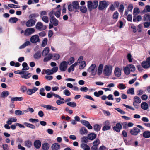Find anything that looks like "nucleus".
Returning <instances> with one entry per match:
<instances>
[{"mask_svg":"<svg viewBox=\"0 0 150 150\" xmlns=\"http://www.w3.org/2000/svg\"><path fill=\"white\" fill-rule=\"evenodd\" d=\"M36 28L38 30L41 31L45 30L46 29V26H43L41 22H38L35 26Z\"/></svg>","mask_w":150,"mask_h":150,"instance_id":"nucleus-12","label":"nucleus"},{"mask_svg":"<svg viewBox=\"0 0 150 150\" xmlns=\"http://www.w3.org/2000/svg\"><path fill=\"white\" fill-rule=\"evenodd\" d=\"M96 67V65L95 64H93L87 70L93 76L95 75L96 74V70H95Z\"/></svg>","mask_w":150,"mask_h":150,"instance_id":"nucleus-9","label":"nucleus"},{"mask_svg":"<svg viewBox=\"0 0 150 150\" xmlns=\"http://www.w3.org/2000/svg\"><path fill=\"white\" fill-rule=\"evenodd\" d=\"M9 93L8 91H5L2 92L0 96L1 98H4L8 96L9 95Z\"/></svg>","mask_w":150,"mask_h":150,"instance_id":"nucleus-28","label":"nucleus"},{"mask_svg":"<svg viewBox=\"0 0 150 150\" xmlns=\"http://www.w3.org/2000/svg\"><path fill=\"white\" fill-rule=\"evenodd\" d=\"M143 137L146 138H149L150 137V131H144L143 134Z\"/></svg>","mask_w":150,"mask_h":150,"instance_id":"nucleus-35","label":"nucleus"},{"mask_svg":"<svg viewBox=\"0 0 150 150\" xmlns=\"http://www.w3.org/2000/svg\"><path fill=\"white\" fill-rule=\"evenodd\" d=\"M118 87L120 89H124L126 88L125 84L122 83H119Z\"/></svg>","mask_w":150,"mask_h":150,"instance_id":"nucleus-59","label":"nucleus"},{"mask_svg":"<svg viewBox=\"0 0 150 150\" xmlns=\"http://www.w3.org/2000/svg\"><path fill=\"white\" fill-rule=\"evenodd\" d=\"M141 100L139 97L135 96L134 98V102L136 103H139L141 102Z\"/></svg>","mask_w":150,"mask_h":150,"instance_id":"nucleus-45","label":"nucleus"},{"mask_svg":"<svg viewBox=\"0 0 150 150\" xmlns=\"http://www.w3.org/2000/svg\"><path fill=\"white\" fill-rule=\"evenodd\" d=\"M86 62L85 61H82L80 64L79 66V69H82L83 68L86 66Z\"/></svg>","mask_w":150,"mask_h":150,"instance_id":"nucleus-62","label":"nucleus"},{"mask_svg":"<svg viewBox=\"0 0 150 150\" xmlns=\"http://www.w3.org/2000/svg\"><path fill=\"white\" fill-rule=\"evenodd\" d=\"M128 67L130 69V71L134 72L135 70V67L132 64H130L129 65Z\"/></svg>","mask_w":150,"mask_h":150,"instance_id":"nucleus-54","label":"nucleus"},{"mask_svg":"<svg viewBox=\"0 0 150 150\" xmlns=\"http://www.w3.org/2000/svg\"><path fill=\"white\" fill-rule=\"evenodd\" d=\"M60 55L57 54H54L53 55V59L54 60H58L60 58Z\"/></svg>","mask_w":150,"mask_h":150,"instance_id":"nucleus-55","label":"nucleus"},{"mask_svg":"<svg viewBox=\"0 0 150 150\" xmlns=\"http://www.w3.org/2000/svg\"><path fill=\"white\" fill-rule=\"evenodd\" d=\"M103 68V65L102 64H100L98 67V74L100 75L102 73Z\"/></svg>","mask_w":150,"mask_h":150,"instance_id":"nucleus-34","label":"nucleus"},{"mask_svg":"<svg viewBox=\"0 0 150 150\" xmlns=\"http://www.w3.org/2000/svg\"><path fill=\"white\" fill-rule=\"evenodd\" d=\"M52 150H59L60 149V146L59 144L57 143H54L51 146Z\"/></svg>","mask_w":150,"mask_h":150,"instance_id":"nucleus-17","label":"nucleus"},{"mask_svg":"<svg viewBox=\"0 0 150 150\" xmlns=\"http://www.w3.org/2000/svg\"><path fill=\"white\" fill-rule=\"evenodd\" d=\"M20 90L21 92L24 93L27 91V88L26 87L24 86H21L20 88Z\"/></svg>","mask_w":150,"mask_h":150,"instance_id":"nucleus-53","label":"nucleus"},{"mask_svg":"<svg viewBox=\"0 0 150 150\" xmlns=\"http://www.w3.org/2000/svg\"><path fill=\"white\" fill-rule=\"evenodd\" d=\"M109 5V2L105 0L100 1L98 5V9L103 10L106 8Z\"/></svg>","mask_w":150,"mask_h":150,"instance_id":"nucleus-3","label":"nucleus"},{"mask_svg":"<svg viewBox=\"0 0 150 150\" xmlns=\"http://www.w3.org/2000/svg\"><path fill=\"white\" fill-rule=\"evenodd\" d=\"M53 57V55L51 54H49L48 55L45 57L43 59L44 62H47L52 59Z\"/></svg>","mask_w":150,"mask_h":150,"instance_id":"nucleus-32","label":"nucleus"},{"mask_svg":"<svg viewBox=\"0 0 150 150\" xmlns=\"http://www.w3.org/2000/svg\"><path fill=\"white\" fill-rule=\"evenodd\" d=\"M137 15H133V21L134 22H138L142 20L141 16L139 15L137 16Z\"/></svg>","mask_w":150,"mask_h":150,"instance_id":"nucleus-19","label":"nucleus"},{"mask_svg":"<svg viewBox=\"0 0 150 150\" xmlns=\"http://www.w3.org/2000/svg\"><path fill=\"white\" fill-rule=\"evenodd\" d=\"M41 106L46 108L47 110H51L52 106L49 105H46L44 104L42 105Z\"/></svg>","mask_w":150,"mask_h":150,"instance_id":"nucleus-60","label":"nucleus"},{"mask_svg":"<svg viewBox=\"0 0 150 150\" xmlns=\"http://www.w3.org/2000/svg\"><path fill=\"white\" fill-rule=\"evenodd\" d=\"M101 128V127L98 124H95L93 127V129L94 130L97 132L99 131Z\"/></svg>","mask_w":150,"mask_h":150,"instance_id":"nucleus-47","label":"nucleus"},{"mask_svg":"<svg viewBox=\"0 0 150 150\" xmlns=\"http://www.w3.org/2000/svg\"><path fill=\"white\" fill-rule=\"evenodd\" d=\"M127 93L131 95L134 94V88H129L127 91Z\"/></svg>","mask_w":150,"mask_h":150,"instance_id":"nucleus-46","label":"nucleus"},{"mask_svg":"<svg viewBox=\"0 0 150 150\" xmlns=\"http://www.w3.org/2000/svg\"><path fill=\"white\" fill-rule=\"evenodd\" d=\"M68 67V64L66 61H63L59 65V69L62 72L65 71L67 69Z\"/></svg>","mask_w":150,"mask_h":150,"instance_id":"nucleus-6","label":"nucleus"},{"mask_svg":"<svg viewBox=\"0 0 150 150\" xmlns=\"http://www.w3.org/2000/svg\"><path fill=\"white\" fill-rule=\"evenodd\" d=\"M81 122L87 127L88 129H92L93 127L90 124L89 122L88 121L84 120H81Z\"/></svg>","mask_w":150,"mask_h":150,"instance_id":"nucleus-13","label":"nucleus"},{"mask_svg":"<svg viewBox=\"0 0 150 150\" xmlns=\"http://www.w3.org/2000/svg\"><path fill=\"white\" fill-rule=\"evenodd\" d=\"M8 7L11 8H18L19 7V6L18 5H16L11 4H8Z\"/></svg>","mask_w":150,"mask_h":150,"instance_id":"nucleus-57","label":"nucleus"},{"mask_svg":"<svg viewBox=\"0 0 150 150\" xmlns=\"http://www.w3.org/2000/svg\"><path fill=\"white\" fill-rule=\"evenodd\" d=\"M41 56L40 52L39 51H38L34 55L33 57L35 59H38L40 58Z\"/></svg>","mask_w":150,"mask_h":150,"instance_id":"nucleus-30","label":"nucleus"},{"mask_svg":"<svg viewBox=\"0 0 150 150\" xmlns=\"http://www.w3.org/2000/svg\"><path fill=\"white\" fill-rule=\"evenodd\" d=\"M74 61V58L73 57H71L70 58L67 62V64H69V65L73 63Z\"/></svg>","mask_w":150,"mask_h":150,"instance_id":"nucleus-56","label":"nucleus"},{"mask_svg":"<svg viewBox=\"0 0 150 150\" xmlns=\"http://www.w3.org/2000/svg\"><path fill=\"white\" fill-rule=\"evenodd\" d=\"M142 12L144 14L147 12H150V5H146L145 6V8L142 11Z\"/></svg>","mask_w":150,"mask_h":150,"instance_id":"nucleus-37","label":"nucleus"},{"mask_svg":"<svg viewBox=\"0 0 150 150\" xmlns=\"http://www.w3.org/2000/svg\"><path fill=\"white\" fill-rule=\"evenodd\" d=\"M88 138L89 140H92L95 139L96 137V135L93 133H91L88 135Z\"/></svg>","mask_w":150,"mask_h":150,"instance_id":"nucleus-24","label":"nucleus"},{"mask_svg":"<svg viewBox=\"0 0 150 150\" xmlns=\"http://www.w3.org/2000/svg\"><path fill=\"white\" fill-rule=\"evenodd\" d=\"M48 40L47 38H45L42 40L41 46L42 47H45L47 45Z\"/></svg>","mask_w":150,"mask_h":150,"instance_id":"nucleus-52","label":"nucleus"},{"mask_svg":"<svg viewBox=\"0 0 150 150\" xmlns=\"http://www.w3.org/2000/svg\"><path fill=\"white\" fill-rule=\"evenodd\" d=\"M87 7L90 11L96 9L98 6V2L96 0H89L87 1Z\"/></svg>","mask_w":150,"mask_h":150,"instance_id":"nucleus-2","label":"nucleus"},{"mask_svg":"<svg viewBox=\"0 0 150 150\" xmlns=\"http://www.w3.org/2000/svg\"><path fill=\"white\" fill-rule=\"evenodd\" d=\"M143 20L144 21H150V15L149 14H145L143 16Z\"/></svg>","mask_w":150,"mask_h":150,"instance_id":"nucleus-42","label":"nucleus"},{"mask_svg":"<svg viewBox=\"0 0 150 150\" xmlns=\"http://www.w3.org/2000/svg\"><path fill=\"white\" fill-rule=\"evenodd\" d=\"M141 107L144 110H146L148 108V104L146 102H143L141 104Z\"/></svg>","mask_w":150,"mask_h":150,"instance_id":"nucleus-31","label":"nucleus"},{"mask_svg":"<svg viewBox=\"0 0 150 150\" xmlns=\"http://www.w3.org/2000/svg\"><path fill=\"white\" fill-rule=\"evenodd\" d=\"M81 147L83 149V150H90V149L89 146L84 143H82L81 144Z\"/></svg>","mask_w":150,"mask_h":150,"instance_id":"nucleus-29","label":"nucleus"},{"mask_svg":"<svg viewBox=\"0 0 150 150\" xmlns=\"http://www.w3.org/2000/svg\"><path fill=\"white\" fill-rule=\"evenodd\" d=\"M67 105L72 107H75L76 106V103L74 102H71L67 103Z\"/></svg>","mask_w":150,"mask_h":150,"instance_id":"nucleus-48","label":"nucleus"},{"mask_svg":"<svg viewBox=\"0 0 150 150\" xmlns=\"http://www.w3.org/2000/svg\"><path fill=\"white\" fill-rule=\"evenodd\" d=\"M38 90V88L35 87L33 89H28L27 91V93L28 95H30L35 93Z\"/></svg>","mask_w":150,"mask_h":150,"instance_id":"nucleus-18","label":"nucleus"},{"mask_svg":"<svg viewBox=\"0 0 150 150\" xmlns=\"http://www.w3.org/2000/svg\"><path fill=\"white\" fill-rule=\"evenodd\" d=\"M17 121V119L15 117H11L8 119V120L7 121L6 123L8 125H11L13 122H16Z\"/></svg>","mask_w":150,"mask_h":150,"instance_id":"nucleus-21","label":"nucleus"},{"mask_svg":"<svg viewBox=\"0 0 150 150\" xmlns=\"http://www.w3.org/2000/svg\"><path fill=\"white\" fill-rule=\"evenodd\" d=\"M30 42L29 41H26L24 44L20 46L19 48L20 49L24 48L26 46L30 45Z\"/></svg>","mask_w":150,"mask_h":150,"instance_id":"nucleus-33","label":"nucleus"},{"mask_svg":"<svg viewBox=\"0 0 150 150\" xmlns=\"http://www.w3.org/2000/svg\"><path fill=\"white\" fill-rule=\"evenodd\" d=\"M40 39L38 35H35L32 36L30 38V41L31 43L35 44L40 42Z\"/></svg>","mask_w":150,"mask_h":150,"instance_id":"nucleus-7","label":"nucleus"},{"mask_svg":"<svg viewBox=\"0 0 150 150\" xmlns=\"http://www.w3.org/2000/svg\"><path fill=\"white\" fill-rule=\"evenodd\" d=\"M29 121L32 123L38 122L39 121L38 119L30 118L29 119Z\"/></svg>","mask_w":150,"mask_h":150,"instance_id":"nucleus-61","label":"nucleus"},{"mask_svg":"<svg viewBox=\"0 0 150 150\" xmlns=\"http://www.w3.org/2000/svg\"><path fill=\"white\" fill-rule=\"evenodd\" d=\"M36 21V19H30L26 22L25 25L28 27H32L35 25Z\"/></svg>","mask_w":150,"mask_h":150,"instance_id":"nucleus-11","label":"nucleus"},{"mask_svg":"<svg viewBox=\"0 0 150 150\" xmlns=\"http://www.w3.org/2000/svg\"><path fill=\"white\" fill-rule=\"evenodd\" d=\"M79 9L80 11L82 13H86L87 11V8L85 6H80Z\"/></svg>","mask_w":150,"mask_h":150,"instance_id":"nucleus-44","label":"nucleus"},{"mask_svg":"<svg viewBox=\"0 0 150 150\" xmlns=\"http://www.w3.org/2000/svg\"><path fill=\"white\" fill-rule=\"evenodd\" d=\"M79 132L81 134L83 135L87 134L88 132L86 128L83 127L81 128Z\"/></svg>","mask_w":150,"mask_h":150,"instance_id":"nucleus-20","label":"nucleus"},{"mask_svg":"<svg viewBox=\"0 0 150 150\" xmlns=\"http://www.w3.org/2000/svg\"><path fill=\"white\" fill-rule=\"evenodd\" d=\"M79 2L76 1H73L72 4L68 5V9L69 11H72L75 10V12H78L77 10L79 9L80 7Z\"/></svg>","mask_w":150,"mask_h":150,"instance_id":"nucleus-1","label":"nucleus"},{"mask_svg":"<svg viewBox=\"0 0 150 150\" xmlns=\"http://www.w3.org/2000/svg\"><path fill=\"white\" fill-rule=\"evenodd\" d=\"M42 19L46 23H47L49 22V18L47 16H43L42 18Z\"/></svg>","mask_w":150,"mask_h":150,"instance_id":"nucleus-64","label":"nucleus"},{"mask_svg":"<svg viewBox=\"0 0 150 150\" xmlns=\"http://www.w3.org/2000/svg\"><path fill=\"white\" fill-rule=\"evenodd\" d=\"M45 90L44 88H40V90L39 93L42 96H45L46 93H45L44 92L45 91Z\"/></svg>","mask_w":150,"mask_h":150,"instance_id":"nucleus-58","label":"nucleus"},{"mask_svg":"<svg viewBox=\"0 0 150 150\" xmlns=\"http://www.w3.org/2000/svg\"><path fill=\"white\" fill-rule=\"evenodd\" d=\"M124 72L126 75H129L130 73V69L128 67H126L124 69Z\"/></svg>","mask_w":150,"mask_h":150,"instance_id":"nucleus-49","label":"nucleus"},{"mask_svg":"<svg viewBox=\"0 0 150 150\" xmlns=\"http://www.w3.org/2000/svg\"><path fill=\"white\" fill-rule=\"evenodd\" d=\"M122 129V125L120 123H117L116 125V126L113 127V130L116 131L117 132H120Z\"/></svg>","mask_w":150,"mask_h":150,"instance_id":"nucleus-14","label":"nucleus"},{"mask_svg":"<svg viewBox=\"0 0 150 150\" xmlns=\"http://www.w3.org/2000/svg\"><path fill=\"white\" fill-rule=\"evenodd\" d=\"M54 14L57 17L59 18L61 15V9L57 11L56 12H54Z\"/></svg>","mask_w":150,"mask_h":150,"instance_id":"nucleus-63","label":"nucleus"},{"mask_svg":"<svg viewBox=\"0 0 150 150\" xmlns=\"http://www.w3.org/2000/svg\"><path fill=\"white\" fill-rule=\"evenodd\" d=\"M22 66L23 67V68L22 69V70L23 71H26L28 70L29 67L28 66L27 63L26 62H23L22 64Z\"/></svg>","mask_w":150,"mask_h":150,"instance_id":"nucleus-38","label":"nucleus"},{"mask_svg":"<svg viewBox=\"0 0 150 150\" xmlns=\"http://www.w3.org/2000/svg\"><path fill=\"white\" fill-rule=\"evenodd\" d=\"M35 29L33 28H28L26 29L24 31V35L28 36L33 33Z\"/></svg>","mask_w":150,"mask_h":150,"instance_id":"nucleus-10","label":"nucleus"},{"mask_svg":"<svg viewBox=\"0 0 150 150\" xmlns=\"http://www.w3.org/2000/svg\"><path fill=\"white\" fill-rule=\"evenodd\" d=\"M103 94V92L102 90L99 91L98 92L95 91L94 93V95L97 97H99L100 95H102Z\"/></svg>","mask_w":150,"mask_h":150,"instance_id":"nucleus-41","label":"nucleus"},{"mask_svg":"<svg viewBox=\"0 0 150 150\" xmlns=\"http://www.w3.org/2000/svg\"><path fill=\"white\" fill-rule=\"evenodd\" d=\"M49 147L50 145L47 142L44 143L42 145V148L43 150H48Z\"/></svg>","mask_w":150,"mask_h":150,"instance_id":"nucleus-23","label":"nucleus"},{"mask_svg":"<svg viewBox=\"0 0 150 150\" xmlns=\"http://www.w3.org/2000/svg\"><path fill=\"white\" fill-rule=\"evenodd\" d=\"M33 145L34 147L37 149H39L41 145V142L39 140H36L34 142Z\"/></svg>","mask_w":150,"mask_h":150,"instance_id":"nucleus-16","label":"nucleus"},{"mask_svg":"<svg viewBox=\"0 0 150 150\" xmlns=\"http://www.w3.org/2000/svg\"><path fill=\"white\" fill-rule=\"evenodd\" d=\"M114 73L116 76L119 77L121 75V71L120 69L118 67L116 68L115 70Z\"/></svg>","mask_w":150,"mask_h":150,"instance_id":"nucleus-22","label":"nucleus"},{"mask_svg":"<svg viewBox=\"0 0 150 150\" xmlns=\"http://www.w3.org/2000/svg\"><path fill=\"white\" fill-rule=\"evenodd\" d=\"M112 67L111 66L105 65L103 71L104 74L106 76L110 75L112 73Z\"/></svg>","mask_w":150,"mask_h":150,"instance_id":"nucleus-4","label":"nucleus"},{"mask_svg":"<svg viewBox=\"0 0 150 150\" xmlns=\"http://www.w3.org/2000/svg\"><path fill=\"white\" fill-rule=\"evenodd\" d=\"M139 9L138 8H135L134 9L133 15H137L139 13Z\"/></svg>","mask_w":150,"mask_h":150,"instance_id":"nucleus-51","label":"nucleus"},{"mask_svg":"<svg viewBox=\"0 0 150 150\" xmlns=\"http://www.w3.org/2000/svg\"><path fill=\"white\" fill-rule=\"evenodd\" d=\"M23 98L22 97H12L11 98V101L13 103L14 101H21L23 100Z\"/></svg>","mask_w":150,"mask_h":150,"instance_id":"nucleus-26","label":"nucleus"},{"mask_svg":"<svg viewBox=\"0 0 150 150\" xmlns=\"http://www.w3.org/2000/svg\"><path fill=\"white\" fill-rule=\"evenodd\" d=\"M50 21L51 23L54 26H57L58 25L59 21L54 17H52L50 18Z\"/></svg>","mask_w":150,"mask_h":150,"instance_id":"nucleus-15","label":"nucleus"},{"mask_svg":"<svg viewBox=\"0 0 150 150\" xmlns=\"http://www.w3.org/2000/svg\"><path fill=\"white\" fill-rule=\"evenodd\" d=\"M39 15L36 13H32L30 15L29 18L30 19H36L35 18L38 17Z\"/></svg>","mask_w":150,"mask_h":150,"instance_id":"nucleus-40","label":"nucleus"},{"mask_svg":"<svg viewBox=\"0 0 150 150\" xmlns=\"http://www.w3.org/2000/svg\"><path fill=\"white\" fill-rule=\"evenodd\" d=\"M49 51V49L48 47L45 48L42 52V55L43 56H47L48 54Z\"/></svg>","mask_w":150,"mask_h":150,"instance_id":"nucleus-27","label":"nucleus"},{"mask_svg":"<svg viewBox=\"0 0 150 150\" xmlns=\"http://www.w3.org/2000/svg\"><path fill=\"white\" fill-rule=\"evenodd\" d=\"M26 72L24 73V75L21 76V78H25V79H27L30 78L31 76V74L30 73H26L27 72L26 71Z\"/></svg>","mask_w":150,"mask_h":150,"instance_id":"nucleus-43","label":"nucleus"},{"mask_svg":"<svg viewBox=\"0 0 150 150\" xmlns=\"http://www.w3.org/2000/svg\"><path fill=\"white\" fill-rule=\"evenodd\" d=\"M24 124L27 127L33 129H35V125L29 123L25 122L24 123Z\"/></svg>","mask_w":150,"mask_h":150,"instance_id":"nucleus-36","label":"nucleus"},{"mask_svg":"<svg viewBox=\"0 0 150 150\" xmlns=\"http://www.w3.org/2000/svg\"><path fill=\"white\" fill-rule=\"evenodd\" d=\"M24 143L25 146L28 148L31 147L32 145V142L30 140L25 141Z\"/></svg>","mask_w":150,"mask_h":150,"instance_id":"nucleus-25","label":"nucleus"},{"mask_svg":"<svg viewBox=\"0 0 150 150\" xmlns=\"http://www.w3.org/2000/svg\"><path fill=\"white\" fill-rule=\"evenodd\" d=\"M18 20V18L16 17H11L9 19V22L11 23H14L16 22Z\"/></svg>","mask_w":150,"mask_h":150,"instance_id":"nucleus-39","label":"nucleus"},{"mask_svg":"<svg viewBox=\"0 0 150 150\" xmlns=\"http://www.w3.org/2000/svg\"><path fill=\"white\" fill-rule=\"evenodd\" d=\"M142 67L144 69L150 67V57L147 58L145 61H143L141 63Z\"/></svg>","mask_w":150,"mask_h":150,"instance_id":"nucleus-5","label":"nucleus"},{"mask_svg":"<svg viewBox=\"0 0 150 150\" xmlns=\"http://www.w3.org/2000/svg\"><path fill=\"white\" fill-rule=\"evenodd\" d=\"M24 112L21 110H17L15 111V114L17 115H23L24 114Z\"/></svg>","mask_w":150,"mask_h":150,"instance_id":"nucleus-50","label":"nucleus"},{"mask_svg":"<svg viewBox=\"0 0 150 150\" xmlns=\"http://www.w3.org/2000/svg\"><path fill=\"white\" fill-rule=\"evenodd\" d=\"M140 132V130L138 128L134 127L131 129L130 132L132 135L137 136Z\"/></svg>","mask_w":150,"mask_h":150,"instance_id":"nucleus-8","label":"nucleus"}]
</instances>
